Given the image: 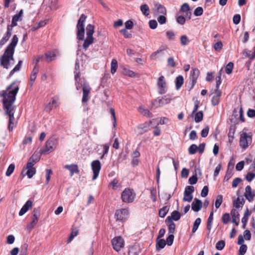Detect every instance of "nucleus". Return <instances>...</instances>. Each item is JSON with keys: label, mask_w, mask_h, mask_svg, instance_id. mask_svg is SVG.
Wrapping results in <instances>:
<instances>
[{"label": "nucleus", "mask_w": 255, "mask_h": 255, "mask_svg": "<svg viewBox=\"0 0 255 255\" xmlns=\"http://www.w3.org/2000/svg\"><path fill=\"white\" fill-rule=\"evenodd\" d=\"M156 242V250L158 251L163 249L166 245L165 241L163 239H159V238H157Z\"/></svg>", "instance_id": "2f4dec72"}, {"label": "nucleus", "mask_w": 255, "mask_h": 255, "mask_svg": "<svg viewBox=\"0 0 255 255\" xmlns=\"http://www.w3.org/2000/svg\"><path fill=\"white\" fill-rule=\"evenodd\" d=\"M203 13V8L200 6L197 7L194 11V14L197 16H201V15H202Z\"/></svg>", "instance_id": "bf43d9fd"}, {"label": "nucleus", "mask_w": 255, "mask_h": 255, "mask_svg": "<svg viewBox=\"0 0 255 255\" xmlns=\"http://www.w3.org/2000/svg\"><path fill=\"white\" fill-rule=\"evenodd\" d=\"M35 155L33 154L28 160V162L27 163L25 169H30V168H34L33 167V165L36 163L38 161V159H34Z\"/></svg>", "instance_id": "72a5a7b5"}, {"label": "nucleus", "mask_w": 255, "mask_h": 255, "mask_svg": "<svg viewBox=\"0 0 255 255\" xmlns=\"http://www.w3.org/2000/svg\"><path fill=\"white\" fill-rule=\"evenodd\" d=\"M140 10L143 15L147 16L149 14V8L146 4H142L140 6Z\"/></svg>", "instance_id": "c03bdc74"}, {"label": "nucleus", "mask_w": 255, "mask_h": 255, "mask_svg": "<svg viewBox=\"0 0 255 255\" xmlns=\"http://www.w3.org/2000/svg\"><path fill=\"white\" fill-rule=\"evenodd\" d=\"M58 106V98H53L52 99V102H49L48 105L45 108V110L47 111H50L52 108H56Z\"/></svg>", "instance_id": "c756f323"}, {"label": "nucleus", "mask_w": 255, "mask_h": 255, "mask_svg": "<svg viewBox=\"0 0 255 255\" xmlns=\"http://www.w3.org/2000/svg\"><path fill=\"white\" fill-rule=\"evenodd\" d=\"M246 191L245 193V196L246 198L249 201L252 202L255 196V193L252 192V188L250 186L248 185L246 187Z\"/></svg>", "instance_id": "5701e85b"}, {"label": "nucleus", "mask_w": 255, "mask_h": 255, "mask_svg": "<svg viewBox=\"0 0 255 255\" xmlns=\"http://www.w3.org/2000/svg\"><path fill=\"white\" fill-rule=\"evenodd\" d=\"M120 32L123 34L125 38H129L132 37L131 33L128 32L126 29H123L121 30Z\"/></svg>", "instance_id": "13d9d810"}, {"label": "nucleus", "mask_w": 255, "mask_h": 255, "mask_svg": "<svg viewBox=\"0 0 255 255\" xmlns=\"http://www.w3.org/2000/svg\"><path fill=\"white\" fill-rule=\"evenodd\" d=\"M112 244L114 249L117 252H119L124 247V241L120 237H116L112 240Z\"/></svg>", "instance_id": "9b49d317"}, {"label": "nucleus", "mask_w": 255, "mask_h": 255, "mask_svg": "<svg viewBox=\"0 0 255 255\" xmlns=\"http://www.w3.org/2000/svg\"><path fill=\"white\" fill-rule=\"evenodd\" d=\"M235 132V128L234 126H232L230 127L229 131L228 133V137H229V142L230 143H232L233 138H234V135Z\"/></svg>", "instance_id": "ea45409f"}, {"label": "nucleus", "mask_w": 255, "mask_h": 255, "mask_svg": "<svg viewBox=\"0 0 255 255\" xmlns=\"http://www.w3.org/2000/svg\"><path fill=\"white\" fill-rule=\"evenodd\" d=\"M91 167L93 173L92 179L93 180L97 178L100 171L101 169V164L99 160H95L92 162Z\"/></svg>", "instance_id": "f8f14e48"}, {"label": "nucleus", "mask_w": 255, "mask_h": 255, "mask_svg": "<svg viewBox=\"0 0 255 255\" xmlns=\"http://www.w3.org/2000/svg\"><path fill=\"white\" fill-rule=\"evenodd\" d=\"M151 123V122H150L149 123L146 122L139 125L137 127L138 134H142L143 133L148 131L150 129L149 127Z\"/></svg>", "instance_id": "a211bd4d"}, {"label": "nucleus", "mask_w": 255, "mask_h": 255, "mask_svg": "<svg viewBox=\"0 0 255 255\" xmlns=\"http://www.w3.org/2000/svg\"><path fill=\"white\" fill-rule=\"evenodd\" d=\"M213 221V211H211L210 213V216L208 219L207 221V229L209 231V232H210L212 229V224Z\"/></svg>", "instance_id": "4c0bfd02"}, {"label": "nucleus", "mask_w": 255, "mask_h": 255, "mask_svg": "<svg viewBox=\"0 0 255 255\" xmlns=\"http://www.w3.org/2000/svg\"><path fill=\"white\" fill-rule=\"evenodd\" d=\"M186 18L185 16L180 15L177 17V22L181 25H183L185 23Z\"/></svg>", "instance_id": "0e129e2a"}, {"label": "nucleus", "mask_w": 255, "mask_h": 255, "mask_svg": "<svg viewBox=\"0 0 255 255\" xmlns=\"http://www.w3.org/2000/svg\"><path fill=\"white\" fill-rule=\"evenodd\" d=\"M118 68V62L117 61L114 59L112 60L111 64V72L112 74L115 73Z\"/></svg>", "instance_id": "79ce46f5"}, {"label": "nucleus", "mask_w": 255, "mask_h": 255, "mask_svg": "<svg viewBox=\"0 0 255 255\" xmlns=\"http://www.w3.org/2000/svg\"><path fill=\"white\" fill-rule=\"evenodd\" d=\"M174 237L173 234H170V235L168 236V237L166 239V243L168 246H171L172 245L173 240H174Z\"/></svg>", "instance_id": "338daca9"}, {"label": "nucleus", "mask_w": 255, "mask_h": 255, "mask_svg": "<svg viewBox=\"0 0 255 255\" xmlns=\"http://www.w3.org/2000/svg\"><path fill=\"white\" fill-rule=\"evenodd\" d=\"M198 178L197 175H194L190 177L189 179V183L190 184L194 185L196 184L197 182Z\"/></svg>", "instance_id": "69168bd1"}, {"label": "nucleus", "mask_w": 255, "mask_h": 255, "mask_svg": "<svg viewBox=\"0 0 255 255\" xmlns=\"http://www.w3.org/2000/svg\"><path fill=\"white\" fill-rule=\"evenodd\" d=\"M247 246L246 245H242L240 247L239 251V255H244L247 251Z\"/></svg>", "instance_id": "4d7b16f0"}, {"label": "nucleus", "mask_w": 255, "mask_h": 255, "mask_svg": "<svg viewBox=\"0 0 255 255\" xmlns=\"http://www.w3.org/2000/svg\"><path fill=\"white\" fill-rule=\"evenodd\" d=\"M22 63V61L21 60H20L18 61V64L15 66V67L10 71L9 73V75L11 76L15 72L19 71L21 68V64Z\"/></svg>", "instance_id": "603ef678"}, {"label": "nucleus", "mask_w": 255, "mask_h": 255, "mask_svg": "<svg viewBox=\"0 0 255 255\" xmlns=\"http://www.w3.org/2000/svg\"><path fill=\"white\" fill-rule=\"evenodd\" d=\"M169 209V207L168 206L162 207L159 211V216L161 218H164L168 213Z\"/></svg>", "instance_id": "e433bc0d"}, {"label": "nucleus", "mask_w": 255, "mask_h": 255, "mask_svg": "<svg viewBox=\"0 0 255 255\" xmlns=\"http://www.w3.org/2000/svg\"><path fill=\"white\" fill-rule=\"evenodd\" d=\"M135 197V193L133 190L127 188L122 192L121 199L123 202L130 203L133 202Z\"/></svg>", "instance_id": "20e7f679"}, {"label": "nucleus", "mask_w": 255, "mask_h": 255, "mask_svg": "<svg viewBox=\"0 0 255 255\" xmlns=\"http://www.w3.org/2000/svg\"><path fill=\"white\" fill-rule=\"evenodd\" d=\"M40 215V210L39 208L34 209L32 212V220L27 226V228L32 229L37 224L38 218Z\"/></svg>", "instance_id": "2eb2a0df"}, {"label": "nucleus", "mask_w": 255, "mask_h": 255, "mask_svg": "<svg viewBox=\"0 0 255 255\" xmlns=\"http://www.w3.org/2000/svg\"><path fill=\"white\" fill-rule=\"evenodd\" d=\"M32 202L30 200H28L21 208L19 212V215L21 216L23 215L29 208L32 207Z\"/></svg>", "instance_id": "b1692460"}, {"label": "nucleus", "mask_w": 255, "mask_h": 255, "mask_svg": "<svg viewBox=\"0 0 255 255\" xmlns=\"http://www.w3.org/2000/svg\"><path fill=\"white\" fill-rule=\"evenodd\" d=\"M180 10L185 13V16L188 19H191L192 13L190 11V8L189 5L187 3H184L182 5L180 8Z\"/></svg>", "instance_id": "6ab92c4d"}, {"label": "nucleus", "mask_w": 255, "mask_h": 255, "mask_svg": "<svg viewBox=\"0 0 255 255\" xmlns=\"http://www.w3.org/2000/svg\"><path fill=\"white\" fill-rule=\"evenodd\" d=\"M14 168H15V165L14 164H10L8 167L7 168V170L6 171V175L7 176H9L11 175V174L12 173V172H13L14 170Z\"/></svg>", "instance_id": "3c124183"}, {"label": "nucleus", "mask_w": 255, "mask_h": 255, "mask_svg": "<svg viewBox=\"0 0 255 255\" xmlns=\"http://www.w3.org/2000/svg\"><path fill=\"white\" fill-rule=\"evenodd\" d=\"M153 8V14L157 16L161 15H166L167 11L166 8L162 4L158 3H155Z\"/></svg>", "instance_id": "ddd939ff"}, {"label": "nucleus", "mask_w": 255, "mask_h": 255, "mask_svg": "<svg viewBox=\"0 0 255 255\" xmlns=\"http://www.w3.org/2000/svg\"><path fill=\"white\" fill-rule=\"evenodd\" d=\"M165 15H158L157 17V21L160 24H165L166 22V18Z\"/></svg>", "instance_id": "e2e57ef3"}, {"label": "nucleus", "mask_w": 255, "mask_h": 255, "mask_svg": "<svg viewBox=\"0 0 255 255\" xmlns=\"http://www.w3.org/2000/svg\"><path fill=\"white\" fill-rule=\"evenodd\" d=\"M245 203L244 198L240 196H239L236 200L234 201V206L236 208H242Z\"/></svg>", "instance_id": "c85d7f7f"}, {"label": "nucleus", "mask_w": 255, "mask_h": 255, "mask_svg": "<svg viewBox=\"0 0 255 255\" xmlns=\"http://www.w3.org/2000/svg\"><path fill=\"white\" fill-rule=\"evenodd\" d=\"M19 90V85L16 81L13 82L8 86L5 91L0 92V97L3 98L2 104L3 109L5 110L6 115L9 117L8 129L12 130L14 126V106L16 95Z\"/></svg>", "instance_id": "f257e3e1"}, {"label": "nucleus", "mask_w": 255, "mask_h": 255, "mask_svg": "<svg viewBox=\"0 0 255 255\" xmlns=\"http://www.w3.org/2000/svg\"><path fill=\"white\" fill-rule=\"evenodd\" d=\"M18 41V37L16 35H14L11 39V42L7 46L6 49L8 51H11V54L14 52V48L16 46Z\"/></svg>", "instance_id": "aec40b11"}, {"label": "nucleus", "mask_w": 255, "mask_h": 255, "mask_svg": "<svg viewBox=\"0 0 255 255\" xmlns=\"http://www.w3.org/2000/svg\"><path fill=\"white\" fill-rule=\"evenodd\" d=\"M87 16L82 14L80 17L77 24V37L80 40H83L84 38L85 28L84 22L86 20Z\"/></svg>", "instance_id": "7ed1b4c3"}, {"label": "nucleus", "mask_w": 255, "mask_h": 255, "mask_svg": "<svg viewBox=\"0 0 255 255\" xmlns=\"http://www.w3.org/2000/svg\"><path fill=\"white\" fill-rule=\"evenodd\" d=\"M198 150V146L195 144H193L188 148V151L189 154H195L197 150Z\"/></svg>", "instance_id": "5fc2aeb1"}, {"label": "nucleus", "mask_w": 255, "mask_h": 255, "mask_svg": "<svg viewBox=\"0 0 255 255\" xmlns=\"http://www.w3.org/2000/svg\"><path fill=\"white\" fill-rule=\"evenodd\" d=\"M128 215V212L127 209H121L116 211L115 217L117 221L123 223L126 221Z\"/></svg>", "instance_id": "6e6552de"}, {"label": "nucleus", "mask_w": 255, "mask_h": 255, "mask_svg": "<svg viewBox=\"0 0 255 255\" xmlns=\"http://www.w3.org/2000/svg\"><path fill=\"white\" fill-rule=\"evenodd\" d=\"M57 141L54 138L51 137L46 142L45 148L42 151L44 154H48L53 151L56 147Z\"/></svg>", "instance_id": "1a4fd4ad"}, {"label": "nucleus", "mask_w": 255, "mask_h": 255, "mask_svg": "<svg viewBox=\"0 0 255 255\" xmlns=\"http://www.w3.org/2000/svg\"><path fill=\"white\" fill-rule=\"evenodd\" d=\"M180 218L181 214L177 211H174L171 213V216L167 218L166 221H173V220L177 221H178Z\"/></svg>", "instance_id": "393cba45"}, {"label": "nucleus", "mask_w": 255, "mask_h": 255, "mask_svg": "<svg viewBox=\"0 0 255 255\" xmlns=\"http://www.w3.org/2000/svg\"><path fill=\"white\" fill-rule=\"evenodd\" d=\"M225 246V242L223 240L218 242L216 245V248L217 250L221 251Z\"/></svg>", "instance_id": "09e8293b"}, {"label": "nucleus", "mask_w": 255, "mask_h": 255, "mask_svg": "<svg viewBox=\"0 0 255 255\" xmlns=\"http://www.w3.org/2000/svg\"><path fill=\"white\" fill-rule=\"evenodd\" d=\"M184 82V79L182 76H177L175 80V86L177 90H179L182 86Z\"/></svg>", "instance_id": "c9c22d12"}, {"label": "nucleus", "mask_w": 255, "mask_h": 255, "mask_svg": "<svg viewBox=\"0 0 255 255\" xmlns=\"http://www.w3.org/2000/svg\"><path fill=\"white\" fill-rule=\"evenodd\" d=\"M223 202V196L222 195H218L216 198L215 206L217 209H218L221 206L222 203Z\"/></svg>", "instance_id": "de8ad7c7"}, {"label": "nucleus", "mask_w": 255, "mask_h": 255, "mask_svg": "<svg viewBox=\"0 0 255 255\" xmlns=\"http://www.w3.org/2000/svg\"><path fill=\"white\" fill-rule=\"evenodd\" d=\"M64 168L69 170L71 176H72L74 173L78 174L79 173L78 166L77 164H72L70 165H66Z\"/></svg>", "instance_id": "412c9836"}, {"label": "nucleus", "mask_w": 255, "mask_h": 255, "mask_svg": "<svg viewBox=\"0 0 255 255\" xmlns=\"http://www.w3.org/2000/svg\"><path fill=\"white\" fill-rule=\"evenodd\" d=\"M27 170L25 173L29 178H31L36 173L35 168L26 169Z\"/></svg>", "instance_id": "864d4df0"}, {"label": "nucleus", "mask_w": 255, "mask_h": 255, "mask_svg": "<svg viewBox=\"0 0 255 255\" xmlns=\"http://www.w3.org/2000/svg\"><path fill=\"white\" fill-rule=\"evenodd\" d=\"M194 187L192 186H187L186 187L184 195H190V197L188 199H186L185 198H183V201H188L189 202H190L192 199H193V196L192 195V193L194 192Z\"/></svg>", "instance_id": "f3484780"}, {"label": "nucleus", "mask_w": 255, "mask_h": 255, "mask_svg": "<svg viewBox=\"0 0 255 255\" xmlns=\"http://www.w3.org/2000/svg\"><path fill=\"white\" fill-rule=\"evenodd\" d=\"M157 85L159 93L161 95L165 94L166 92V84L163 76H161L158 78Z\"/></svg>", "instance_id": "4468645a"}, {"label": "nucleus", "mask_w": 255, "mask_h": 255, "mask_svg": "<svg viewBox=\"0 0 255 255\" xmlns=\"http://www.w3.org/2000/svg\"><path fill=\"white\" fill-rule=\"evenodd\" d=\"M230 220V216L229 213H225L223 215L222 220L224 224H227L229 223Z\"/></svg>", "instance_id": "6e6d98bb"}, {"label": "nucleus", "mask_w": 255, "mask_h": 255, "mask_svg": "<svg viewBox=\"0 0 255 255\" xmlns=\"http://www.w3.org/2000/svg\"><path fill=\"white\" fill-rule=\"evenodd\" d=\"M23 15V10L21 9L18 13L15 14L12 18L11 23L12 25L16 26L17 25V22L22 20Z\"/></svg>", "instance_id": "bb28decb"}, {"label": "nucleus", "mask_w": 255, "mask_h": 255, "mask_svg": "<svg viewBox=\"0 0 255 255\" xmlns=\"http://www.w3.org/2000/svg\"><path fill=\"white\" fill-rule=\"evenodd\" d=\"M171 98L169 95H165L161 98H159V103L160 104L161 107L167 104L170 102Z\"/></svg>", "instance_id": "7c9ffc66"}, {"label": "nucleus", "mask_w": 255, "mask_h": 255, "mask_svg": "<svg viewBox=\"0 0 255 255\" xmlns=\"http://www.w3.org/2000/svg\"><path fill=\"white\" fill-rule=\"evenodd\" d=\"M11 51L5 49L4 53L0 57V65L4 68L7 69L10 60H13V54H11Z\"/></svg>", "instance_id": "423d86ee"}, {"label": "nucleus", "mask_w": 255, "mask_h": 255, "mask_svg": "<svg viewBox=\"0 0 255 255\" xmlns=\"http://www.w3.org/2000/svg\"><path fill=\"white\" fill-rule=\"evenodd\" d=\"M200 71L197 68H192L191 71L190 80L191 82V87L193 88L195 84L196 83L197 80L199 77Z\"/></svg>", "instance_id": "dca6fc26"}, {"label": "nucleus", "mask_w": 255, "mask_h": 255, "mask_svg": "<svg viewBox=\"0 0 255 255\" xmlns=\"http://www.w3.org/2000/svg\"><path fill=\"white\" fill-rule=\"evenodd\" d=\"M234 64L233 62H229L226 66L225 71L227 74H230L233 71Z\"/></svg>", "instance_id": "8fccbe9b"}, {"label": "nucleus", "mask_w": 255, "mask_h": 255, "mask_svg": "<svg viewBox=\"0 0 255 255\" xmlns=\"http://www.w3.org/2000/svg\"><path fill=\"white\" fill-rule=\"evenodd\" d=\"M180 41L181 44L182 46H185L189 42V40L187 36L185 35H183L181 36L180 38Z\"/></svg>", "instance_id": "49530a36"}, {"label": "nucleus", "mask_w": 255, "mask_h": 255, "mask_svg": "<svg viewBox=\"0 0 255 255\" xmlns=\"http://www.w3.org/2000/svg\"><path fill=\"white\" fill-rule=\"evenodd\" d=\"M252 142V135L245 132L240 134L239 144L243 149H246Z\"/></svg>", "instance_id": "39448f33"}, {"label": "nucleus", "mask_w": 255, "mask_h": 255, "mask_svg": "<svg viewBox=\"0 0 255 255\" xmlns=\"http://www.w3.org/2000/svg\"><path fill=\"white\" fill-rule=\"evenodd\" d=\"M57 51L55 50L46 53L45 54L46 61L49 63L54 60L57 55Z\"/></svg>", "instance_id": "cd10ccee"}, {"label": "nucleus", "mask_w": 255, "mask_h": 255, "mask_svg": "<svg viewBox=\"0 0 255 255\" xmlns=\"http://www.w3.org/2000/svg\"><path fill=\"white\" fill-rule=\"evenodd\" d=\"M231 215L232 216V222L236 226H238L240 222V214L235 209H232L231 211Z\"/></svg>", "instance_id": "a878e982"}, {"label": "nucleus", "mask_w": 255, "mask_h": 255, "mask_svg": "<svg viewBox=\"0 0 255 255\" xmlns=\"http://www.w3.org/2000/svg\"><path fill=\"white\" fill-rule=\"evenodd\" d=\"M203 203L200 200L197 198L194 199L192 203V209L195 212H198L201 210L202 207Z\"/></svg>", "instance_id": "4be33fe9"}, {"label": "nucleus", "mask_w": 255, "mask_h": 255, "mask_svg": "<svg viewBox=\"0 0 255 255\" xmlns=\"http://www.w3.org/2000/svg\"><path fill=\"white\" fill-rule=\"evenodd\" d=\"M241 181H242V179L239 177L235 178L232 182V187L233 188L237 187L238 186V185H239V184Z\"/></svg>", "instance_id": "774afa93"}, {"label": "nucleus", "mask_w": 255, "mask_h": 255, "mask_svg": "<svg viewBox=\"0 0 255 255\" xmlns=\"http://www.w3.org/2000/svg\"><path fill=\"white\" fill-rule=\"evenodd\" d=\"M201 222V220L200 218H198L197 219H196L193 224V227L192 231V233H195L197 230Z\"/></svg>", "instance_id": "a18cd8bd"}, {"label": "nucleus", "mask_w": 255, "mask_h": 255, "mask_svg": "<svg viewBox=\"0 0 255 255\" xmlns=\"http://www.w3.org/2000/svg\"><path fill=\"white\" fill-rule=\"evenodd\" d=\"M52 174V171L50 169H46V183L48 184L50 178Z\"/></svg>", "instance_id": "680f3d73"}, {"label": "nucleus", "mask_w": 255, "mask_h": 255, "mask_svg": "<svg viewBox=\"0 0 255 255\" xmlns=\"http://www.w3.org/2000/svg\"><path fill=\"white\" fill-rule=\"evenodd\" d=\"M94 29L95 27L93 25L91 24L87 25L86 29L87 37L84 40L83 45V48L85 50H87L89 46L94 43V38L93 35L95 31Z\"/></svg>", "instance_id": "f03ea898"}, {"label": "nucleus", "mask_w": 255, "mask_h": 255, "mask_svg": "<svg viewBox=\"0 0 255 255\" xmlns=\"http://www.w3.org/2000/svg\"><path fill=\"white\" fill-rule=\"evenodd\" d=\"M83 91V97L82 99V102L83 103H87L90 99L89 95L92 90L89 84L84 79L83 83H81Z\"/></svg>", "instance_id": "0eeeda50"}, {"label": "nucleus", "mask_w": 255, "mask_h": 255, "mask_svg": "<svg viewBox=\"0 0 255 255\" xmlns=\"http://www.w3.org/2000/svg\"><path fill=\"white\" fill-rule=\"evenodd\" d=\"M138 111L144 116L148 118H151L152 116L151 113H150L148 109H144L142 107H139L138 109Z\"/></svg>", "instance_id": "58836bf2"}, {"label": "nucleus", "mask_w": 255, "mask_h": 255, "mask_svg": "<svg viewBox=\"0 0 255 255\" xmlns=\"http://www.w3.org/2000/svg\"><path fill=\"white\" fill-rule=\"evenodd\" d=\"M166 222L169 223L168 225L169 234H173L175 230V223L172 221Z\"/></svg>", "instance_id": "a19ab883"}, {"label": "nucleus", "mask_w": 255, "mask_h": 255, "mask_svg": "<svg viewBox=\"0 0 255 255\" xmlns=\"http://www.w3.org/2000/svg\"><path fill=\"white\" fill-rule=\"evenodd\" d=\"M38 68L35 66L33 69L30 77V81H31V83L30 84V86H32L33 83L36 78V75L38 73Z\"/></svg>", "instance_id": "f704fd0d"}, {"label": "nucleus", "mask_w": 255, "mask_h": 255, "mask_svg": "<svg viewBox=\"0 0 255 255\" xmlns=\"http://www.w3.org/2000/svg\"><path fill=\"white\" fill-rule=\"evenodd\" d=\"M80 73L79 72H75V85L77 90H79L81 88V83H83V81L81 82L80 83V81H81V79L80 78Z\"/></svg>", "instance_id": "473e14b6"}, {"label": "nucleus", "mask_w": 255, "mask_h": 255, "mask_svg": "<svg viewBox=\"0 0 255 255\" xmlns=\"http://www.w3.org/2000/svg\"><path fill=\"white\" fill-rule=\"evenodd\" d=\"M194 120L196 123H199L203 120V114L202 111L196 112L194 115Z\"/></svg>", "instance_id": "37998d69"}, {"label": "nucleus", "mask_w": 255, "mask_h": 255, "mask_svg": "<svg viewBox=\"0 0 255 255\" xmlns=\"http://www.w3.org/2000/svg\"><path fill=\"white\" fill-rule=\"evenodd\" d=\"M10 36V35H7V34L5 33L0 41V46H1L3 45L8 41Z\"/></svg>", "instance_id": "052dcab7"}, {"label": "nucleus", "mask_w": 255, "mask_h": 255, "mask_svg": "<svg viewBox=\"0 0 255 255\" xmlns=\"http://www.w3.org/2000/svg\"><path fill=\"white\" fill-rule=\"evenodd\" d=\"M167 49L166 46H162L156 51L152 53L150 58L152 60H157L161 59L165 55V51Z\"/></svg>", "instance_id": "9d476101"}]
</instances>
